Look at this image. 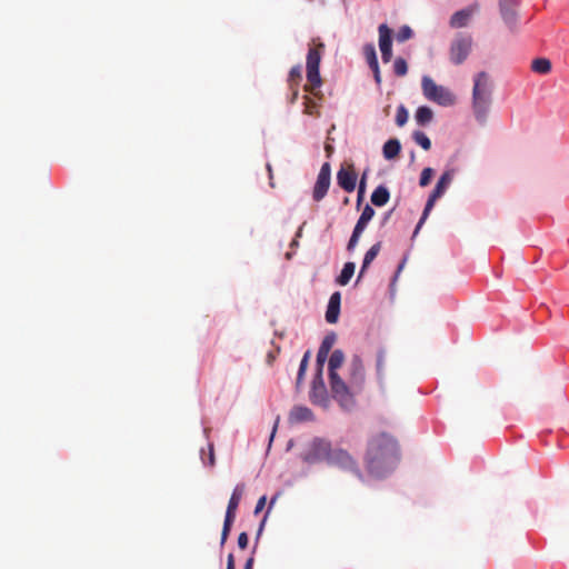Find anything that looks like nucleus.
<instances>
[{"label":"nucleus","mask_w":569,"mask_h":569,"mask_svg":"<svg viewBox=\"0 0 569 569\" xmlns=\"http://www.w3.org/2000/svg\"><path fill=\"white\" fill-rule=\"evenodd\" d=\"M399 461V447L397 440L381 432L372 436L368 441L365 462L368 472L382 478L391 472Z\"/></svg>","instance_id":"obj_1"},{"label":"nucleus","mask_w":569,"mask_h":569,"mask_svg":"<svg viewBox=\"0 0 569 569\" xmlns=\"http://www.w3.org/2000/svg\"><path fill=\"white\" fill-rule=\"evenodd\" d=\"M492 103V82L490 76L481 71L473 78L472 111L479 123H485Z\"/></svg>","instance_id":"obj_2"},{"label":"nucleus","mask_w":569,"mask_h":569,"mask_svg":"<svg viewBox=\"0 0 569 569\" xmlns=\"http://www.w3.org/2000/svg\"><path fill=\"white\" fill-rule=\"evenodd\" d=\"M325 51L322 42H315L309 47L307 54V81L305 86L306 91L313 92L315 89L320 88L322 80L319 72L320 61Z\"/></svg>","instance_id":"obj_3"},{"label":"nucleus","mask_w":569,"mask_h":569,"mask_svg":"<svg viewBox=\"0 0 569 569\" xmlns=\"http://www.w3.org/2000/svg\"><path fill=\"white\" fill-rule=\"evenodd\" d=\"M421 89L426 99L442 107H450L456 103V96L447 88L437 84L429 76L421 79Z\"/></svg>","instance_id":"obj_4"},{"label":"nucleus","mask_w":569,"mask_h":569,"mask_svg":"<svg viewBox=\"0 0 569 569\" xmlns=\"http://www.w3.org/2000/svg\"><path fill=\"white\" fill-rule=\"evenodd\" d=\"M453 176H455V169H448L446 170L441 177L439 178L435 189L432 190V192L430 193L428 200H427V203H426V207H425V210L422 212V216L415 229V234H417L420 230V228L422 227V224L425 223V221L427 220L430 211L432 210L433 206H435V202L443 196V193L446 192L447 188L450 186V183L452 182L453 180Z\"/></svg>","instance_id":"obj_5"},{"label":"nucleus","mask_w":569,"mask_h":569,"mask_svg":"<svg viewBox=\"0 0 569 569\" xmlns=\"http://www.w3.org/2000/svg\"><path fill=\"white\" fill-rule=\"evenodd\" d=\"M244 490H246L244 483L237 485L232 491L230 499H229L227 510H226V517H224V521H223L222 532H221V540H220L221 546H223L226 543V541L229 537L232 523L236 519V512L240 505V501L242 499Z\"/></svg>","instance_id":"obj_6"},{"label":"nucleus","mask_w":569,"mask_h":569,"mask_svg":"<svg viewBox=\"0 0 569 569\" xmlns=\"http://www.w3.org/2000/svg\"><path fill=\"white\" fill-rule=\"evenodd\" d=\"M328 465L335 466L346 472H350L363 480V475L355 457L342 448H332Z\"/></svg>","instance_id":"obj_7"},{"label":"nucleus","mask_w":569,"mask_h":569,"mask_svg":"<svg viewBox=\"0 0 569 569\" xmlns=\"http://www.w3.org/2000/svg\"><path fill=\"white\" fill-rule=\"evenodd\" d=\"M473 46V39L470 34L459 33L455 37L449 49L450 61L459 66L463 63L470 54Z\"/></svg>","instance_id":"obj_8"},{"label":"nucleus","mask_w":569,"mask_h":569,"mask_svg":"<svg viewBox=\"0 0 569 569\" xmlns=\"http://www.w3.org/2000/svg\"><path fill=\"white\" fill-rule=\"evenodd\" d=\"M332 447L330 441L323 438H315L309 443L307 450L302 455V459L307 463H317L326 460L329 461Z\"/></svg>","instance_id":"obj_9"},{"label":"nucleus","mask_w":569,"mask_h":569,"mask_svg":"<svg viewBox=\"0 0 569 569\" xmlns=\"http://www.w3.org/2000/svg\"><path fill=\"white\" fill-rule=\"evenodd\" d=\"M329 379L333 398L337 399L345 408H349L350 406H352V396L349 391L348 386L339 377V375H329Z\"/></svg>","instance_id":"obj_10"},{"label":"nucleus","mask_w":569,"mask_h":569,"mask_svg":"<svg viewBox=\"0 0 569 569\" xmlns=\"http://www.w3.org/2000/svg\"><path fill=\"white\" fill-rule=\"evenodd\" d=\"M373 216H375V210L369 204H366V207L363 208V210L355 226V229L349 239V242L347 244V249L349 251H352L357 247L358 241H359L363 230L367 228L368 222L372 219Z\"/></svg>","instance_id":"obj_11"},{"label":"nucleus","mask_w":569,"mask_h":569,"mask_svg":"<svg viewBox=\"0 0 569 569\" xmlns=\"http://www.w3.org/2000/svg\"><path fill=\"white\" fill-rule=\"evenodd\" d=\"M357 173L352 163L342 164L337 172V182L346 192H352L357 184Z\"/></svg>","instance_id":"obj_12"},{"label":"nucleus","mask_w":569,"mask_h":569,"mask_svg":"<svg viewBox=\"0 0 569 569\" xmlns=\"http://www.w3.org/2000/svg\"><path fill=\"white\" fill-rule=\"evenodd\" d=\"M331 181V169L328 162L323 163L313 188V199L320 201L325 198L330 187Z\"/></svg>","instance_id":"obj_13"},{"label":"nucleus","mask_w":569,"mask_h":569,"mask_svg":"<svg viewBox=\"0 0 569 569\" xmlns=\"http://www.w3.org/2000/svg\"><path fill=\"white\" fill-rule=\"evenodd\" d=\"M310 400L315 405H326L328 401L327 390L322 379L321 369L318 370L317 375L312 380Z\"/></svg>","instance_id":"obj_14"},{"label":"nucleus","mask_w":569,"mask_h":569,"mask_svg":"<svg viewBox=\"0 0 569 569\" xmlns=\"http://www.w3.org/2000/svg\"><path fill=\"white\" fill-rule=\"evenodd\" d=\"M500 14L510 29L517 24V0H499Z\"/></svg>","instance_id":"obj_15"},{"label":"nucleus","mask_w":569,"mask_h":569,"mask_svg":"<svg viewBox=\"0 0 569 569\" xmlns=\"http://www.w3.org/2000/svg\"><path fill=\"white\" fill-rule=\"evenodd\" d=\"M350 385L360 389L365 381V368L359 356H355L349 363Z\"/></svg>","instance_id":"obj_16"},{"label":"nucleus","mask_w":569,"mask_h":569,"mask_svg":"<svg viewBox=\"0 0 569 569\" xmlns=\"http://www.w3.org/2000/svg\"><path fill=\"white\" fill-rule=\"evenodd\" d=\"M478 10V6L473 4L462 10L455 12L450 19V26L452 28H462L466 27L472 17V14Z\"/></svg>","instance_id":"obj_17"},{"label":"nucleus","mask_w":569,"mask_h":569,"mask_svg":"<svg viewBox=\"0 0 569 569\" xmlns=\"http://www.w3.org/2000/svg\"><path fill=\"white\" fill-rule=\"evenodd\" d=\"M341 295L336 291L331 295L326 311V320L329 323H336L340 313Z\"/></svg>","instance_id":"obj_18"},{"label":"nucleus","mask_w":569,"mask_h":569,"mask_svg":"<svg viewBox=\"0 0 569 569\" xmlns=\"http://www.w3.org/2000/svg\"><path fill=\"white\" fill-rule=\"evenodd\" d=\"M291 422H305L313 420L312 411L303 406L293 407L289 415Z\"/></svg>","instance_id":"obj_19"},{"label":"nucleus","mask_w":569,"mask_h":569,"mask_svg":"<svg viewBox=\"0 0 569 569\" xmlns=\"http://www.w3.org/2000/svg\"><path fill=\"white\" fill-rule=\"evenodd\" d=\"M381 249V242L375 243L365 254L362 266L360 269V272L358 274L357 282L361 279L367 268L370 266V263L376 259V257L379 254Z\"/></svg>","instance_id":"obj_20"},{"label":"nucleus","mask_w":569,"mask_h":569,"mask_svg":"<svg viewBox=\"0 0 569 569\" xmlns=\"http://www.w3.org/2000/svg\"><path fill=\"white\" fill-rule=\"evenodd\" d=\"M390 199V192L387 187L379 186L377 187L371 194V202L377 207H382L387 204Z\"/></svg>","instance_id":"obj_21"},{"label":"nucleus","mask_w":569,"mask_h":569,"mask_svg":"<svg viewBox=\"0 0 569 569\" xmlns=\"http://www.w3.org/2000/svg\"><path fill=\"white\" fill-rule=\"evenodd\" d=\"M400 150H401V144H400L399 140L398 139H389L383 144V149H382L383 157L387 160L395 159L399 154Z\"/></svg>","instance_id":"obj_22"},{"label":"nucleus","mask_w":569,"mask_h":569,"mask_svg":"<svg viewBox=\"0 0 569 569\" xmlns=\"http://www.w3.org/2000/svg\"><path fill=\"white\" fill-rule=\"evenodd\" d=\"M379 48L380 50L392 48L391 29L382 23L379 26Z\"/></svg>","instance_id":"obj_23"},{"label":"nucleus","mask_w":569,"mask_h":569,"mask_svg":"<svg viewBox=\"0 0 569 569\" xmlns=\"http://www.w3.org/2000/svg\"><path fill=\"white\" fill-rule=\"evenodd\" d=\"M355 269L356 264L353 262H346L336 282L339 286H347L355 273Z\"/></svg>","instance_id":"obj_24"},{"label":"nucleus","mask_w":569,"mask_h":569,"mask_svg":"<svg viewBox=\"0 0 569 569\" xmlns=\"http://www.w3.org/2000/svg\"><path fill=\"white\" fill-rule=\"evenodd\" d=\"M345 361V355L342 350H335L329 358V375H338L337 369H339Z\"/></svg>","instance_id":"obj_25"},{"label":"nucleus","mask_w":569,"mask_h":569,"mask_svg":"<svg viewBox=\"0 0 569 569\" xmlns=\"http://www.w3.org/2000/svg\"><path fill=\"white\" fill-rule=\"evenodd\" d=\"M433 112L429 107H419L416 111L415 119L419 126H426L431 122Z\"/></svg>","instance_id":"obj_26"},{"label":"nucleus","mask_w":569,"mask_h":569,"mask_svg":"<svg viewBox=\"0 0 569 569\" xmlns=\"http://www.w3.org/2000/svg\"><path fill=\"white\" fill-rule=\"evenodd\" d=\"M531 69L537 73L547 74L551 70V62L546 58H537L531 62Z\"/></svg>","instance_id":"obj_27"},{"label":"nucleus","mask_w":569,"mask_h":569,"mask_svg":"<svg viewBox=\"0 0 569 569\" xmlns=\"http://www.w3.org/2000/svg\"><path fill=\"white\" fill-rule=\"evenodd\" d=\"M412 139L417 144H419L423 150L428 151L431 149V141L428 136L422 131H415L412 133Z\"/></svg>","instance_id":"obj_28"},{"label":"nucleus","mask_w":569,"mask_h":569,"mask_svg":"<svg viewBox=\"0 0 569 569\" xmlns=\"http://www.w3.org/2000/svg\"><path fill=\"white\" fill-rule=\"evenodd\" d=\"M363 56L369 64V68L378 64L376 48L372 43H368L363 47Z\"/></svg>","instance_id":"obj_29"},{"label":"nucleus","mask_w":569,"mask_h":569,"mask_svg":"<svg viewBox=\"0 0 569 569\" xmlns=\"http://www.w3.org/2000/svg\"><path fill=\"white\" fill-rule=\"evenodd\" d=\"M301 80V67L295 66L290 69L288 76L289 88L298 87Z\"/></svg>","instance_id":"obj_30"},{"label":"nucleus","mask_w":569,"mask_h":569,"mask_svg":"<svg viewBox=\"0 0 569 569\" xmlns=\"http://www.w3.org/2000/svg\"><path fill=\"white\" fill-rule=\"evenodd\" d=\"M393 71L398 77H403L408 72V64L403 58H397L393 62Z\"/></svg>","instance_id":"obj_31"},{"label":"nucleus","mask_w":569,"mask_h":569,"mask_svg":"<svg viewBox=\"0 0 569 569\" xmlns=\"http://www.w3.org/2000/svg\"><path fill=\"white\" fill-rule=\"evenodd\" d=\"M303 106H305V110L303 112L306 114H309V116H317L318 114V103L309 98V97H305V101H303Z\"/></svg>","instance_id":"obj_32"},{"label":"nucleus","mask_w":569,"mask_h":569,"mask_svg":"<svg viewBox=\"0 0 569 569\" xmlns=\"http://www.w3.org/2000/svg\"><path fill=\"white\" fill-rule=\"evenodd\" d=\"M310 351H307L300 362L298 377H297V386H299L303 379V376L306 373L308 362H309Z\"/></svg>","instance_id":"obj_33"},{"label":"nucleus","mask_w":569,"mask_h":569,"mask_svg":"<svg viewBox=\"0 0 569 569\" xmlns=\"http://www.w3.org/2000/svg\"><path fill=\"white\" fill-rule=\"evenodd\" d=\"M407 121H408V110L406 109V107L403 104H400L397 109L396 123L399 127H402L406 124Z\"/></svg>","instance_id":"obj_34"},{"label":"nucleus","mask_w":569,"mask_h":569,"mask_svg":"<svg viewBox=\"0 0 569 569\" xmlns=\"http://www.w3.org/2000/svg\"><path fill=\"white\" fill-rule=\"evenodd\" d=\"M335 342H336V335L335 333L327 335L323 338L319 349L329 353L331 348L333 347Z\"/></svg>","instance_id":"obj_35"},{"label":"nucleus","mask_w":569,"mask_h":569,"mask_svg":"<svg viewBox=\"0 0 569 569\" xmlns=\"http://www.w3.org/2000/svg\"><path fill=\"white\" fill-rule=\"evenodd\" d=\"M413 32L409 26H402L397 33V40L399 42H405L412 37Z\"/></svg>","instance_id":"obj_36"},{"label":"nucleus","mask_w":569,"mask_h":569,"mask_svg":"<svg viewBox=\"0 0 569 569\" xmlns=\"http://www.w3.org/2000/svg\"><path fill=\"white\" fill-rule=\"evenodd\" d=\"M432 176L433 170L431 168H425L420 174L419 184L421 187H427L430 183Z\"/></svg>","instance_id":"obj_37"},{"label":"nucleus","mask_w":569,"mask_h":569,"mask_svg":"<svg viewBox=\"0 0 569 569\" xmlns=\"http://www.w3.org/2000/svg\"><path fill=\"white\" fill-rule=\"evenodd\" d=\"M367 173H368V170H366L363 173H362V177L360 179V183H359V189H358V201L361 200L363 193H365V190H366V178H367Z\"/></svg>","instance_id":"obj_38"},{"label":"nucleus","mask_w":569,"mask_h":569,"mask_svg":"<svg viewBox=\"0 0 569 569\" xmlns=\"http://www.w3.org/2000/svg\"><path fill=\"white\" fill-rule=\"evenodd\" d=\"M328 352L326 351H322V350H318V353H317V366H318V370L321 369L322 370V367L328 358Z\"/></svg>","instance_id":"obj_39"},{"label":"nucleus","mask_w":569,"mask_h":569,"mask_svg":"<svg viewBox=\"0 0 569 569\" xmlns=\"http://www.w3.org/2000/svg\"><path fill=\"white\" fill-rule=\"evenodd\" d=\"M383 365H385V352L379 351L378 356H377V371H378L379 376H381Z\"/></svg>","instance_id":"obj_40"},{"label":"nucleus","mask_w":569,"mask_h":569,"mask_svg":"<svg viewBox=\"0 0 569 569\" xmlns=\"http://www.w3.org/2000/svg\"><path fill=\"white\" fill-rule=\"evenodd\" d=\"M248 541H249V538H248L247 532H241L239 535V537H238V546H239V548L246 549L247 546H248Z\"/></svg>","instance_id":"obj_41"},{"label":"nucleus","mask_w":569,"mask_h":569,"mask_svg":"<svg viewBox=\"0 0 569 569\" xmlns=\"http://www.w3.org/2000/svg\"><path fill=\"white\" fill-rule=\"evenodd\" d=\"M207 463L211 467L214 466V463H216L214 449H213L212 443L208 445V462Z\"/></svg>","instance_id":"obj_42"},{"label":"nucleus","mask_w":569,"mask_h":569,"mask_svg":"<svg viewBox=\"0 0 569 569\" xmlns=\"http://www.w3.org/2000/svg\"><path fill=\"white\" fill-rule=\"evenodd\" d=\"M381 51V58H382V61L385 63H388L390 62L391 58H392V48H389V49H383V50H380Z\"/></svg>","instance_id":"obj_43"},{"label":"nucleus","mask_w":569,"mask_h":569,"mask_svg":"<svg viewBox=\"0 0 569 569\" xmlns=\"http://www.w3.org/2000/svg\"><path fill=\"white\" fill-rule=\"evenodd\" d=\"M266 502H267V498L266 496H262L259 498L257 505H256V508H254V513L258 515L259 512H261L266 506Z\"/></svg>","instance_id":"obj_44"},{"label":"nucleus","mask_w":569,"mask_h":569,"mask_svg":"<svg viewBox=\"0 0 569 569\" xmlns=\"http://www.w3.org/2000/svg\"><path fill=\"white\" fill-rule=\"evenodd\" d=\"M370 69L373 72V77H375L376 82L378 84H380L381 83V74H380L379 64L372 66V67H370Z\"/></svg>","instance_id":"obj_45"},{"label":"nucleus","mask_w":569,"mask_h":569,"mask_svg":"<svg viewBox=\"0 0 569 569\" xmlns=\"http://www.w3.org/2000/svg\"><path fill=\"white\" fill-rule=\"evenodd\" d=\"M226 569H234V558L232 553L228 555Z\"/></svg>","instance_id":"obj_46"},{"label":"nucleus","mask_w":569,"mask_h":569,"mask_svg":"<svg viewBox=\"0 0 569 569\" xmlns=\"http://www.w3.org/2000/svg\"><path fill=\"white\" fill-rule=\"evenodd\" d=\"M290 89L292 90V97H291L290 102L295 103L297 98H298V87H293V88H290Z\"/></svg>","instance_id":"obj_47"},{"label":"nucleus","mask_w":569,"mask_h":569,"mask_svg":"<svg viewBox=\"0 0 569 569\" xmlns=\"http://www.w3.org/2000/svg\"><path fill=\"white\" fill-rule=\"evenodd\" d=\"M267 170L269 173L270 186L273 187V173H272L271 166L269 163L267 164Z\"/></svg>","instance_id":"obj_48"},{"label":"nucleus","mask_w":569,"mask_h":569,"mask_svg":"<svg viewBox=\"0 0 569 569\" xmlns=\"http://www.w3.org/2000/svg\"><path fill=\"white\" fill-rule=\"evenodd\" d=\"M253 558L250 557L247 561H246V565H244V569H252L253 567Z\"/></svg>","instance_id":"obj_49"},{"label":"nucleus","mask_w":569,"mask_h":569,"mask_svg":"<svg viewBox=\"0 0 569 569\" xmlns=\"http://www.w3.org/2000/svg\"><path fill=\"white\" fill-rule=\"evenodd\" d=\"M325 149H326V152H327V156H328V157H329V156L331 154V152L333 151V148H332L330 144H327V146L325 147Z\"/></svg>","instance_id":"obj_50"},{"label":"nucleus","mask_w":569,"mask_h":569,"mask_svg":"<svg viewBox=\"0 0 569 569\" xmlns=\"http://www.w3.org/2000/svg\"><path fill=\"white\" fill-rule=\"evenodd\" d=\"M274 501H276V498H272V499H271V501H270V505H269V509H268V510H270V509H271V507L273 506ZM268 512H269V511H267V513H268Z\"/></svg>","instance_id":"obj_51"},{"label":"nucleus","mask_w":569,"mask_h":569,"mask_svg":"<svg viewBox=\"0 0 569 569\" xmlns=\"http://www.w3.org/2000/svg\"><path fill=\"white\" fill-rule=\"evenodd\" d=\"M402 267H403V262L401 264H399L398 272L402 269Z\"/></svg>","instance_id":"obj_52"}]
</instances>
